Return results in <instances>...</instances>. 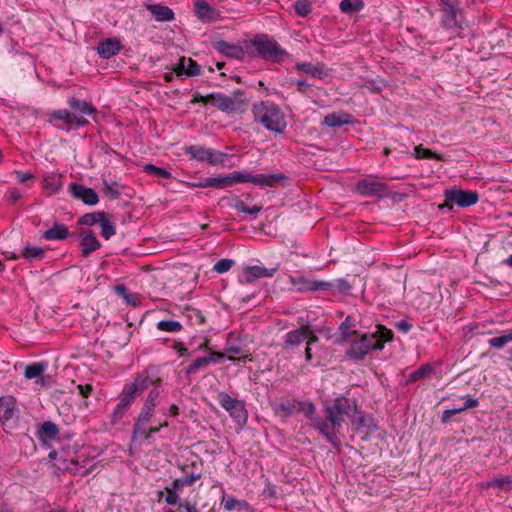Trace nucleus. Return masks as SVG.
<instances>
[{"label": "nucleus", "mask_w": 512, "mask_h": 512, "mask_svg": "<svg viewBox=\"0 0 512 512\" xmlns=\"http://www.w3.org/2000/svg\"><path fill=\"white\" fill-rule=\"evenodd\" d=\"M325 418L319 422L320 434L334 447L340 445V431L345 417L349 420L359 413V405L354 398L339 396L324 405Z\"/></svg>", "instance_id": "f257e3e1"}, {"label": "nucleus", "mask_w": 512, "mask_h": 512, "mask_svg": "<svg viewBox=\"0 0 512 512\" xmlns=\"http://www.w3.org/2000/svg\"><path fill=\"white\" fill-rule=\"evenodd\" d=\"M350 346L346 350V355L349 359L359 361L371 350H382L386 342L393 339V332L382 325H377L376 331L373 333H365L359 335L357 331H352L348 335Z\"/></svg>", "instance_id": "f03ea898"}, {"label": "nucleus", "mask_w": 512, "mask_h": 512, "mask_svg": "<svg viewBox=\"0 0 512 512\" xmlns=\"http://www.w3.org/2000/svg\"><path fill=\"white\" fill-rule=\"evenodd\" d=\"M252 114L254 121L267 130L278 134L285 132L287 127L285 114L274 102L266 100L254 103Z\"/></svg>", "instance_id": "7ed1b4c3"}, {"label": "nucleus", "mask_w": 512, "mask_h": 512, "mask_svg": "<svg viewBox=\"0 0 512 512\" xmlns=\"http://www.w3.org/2000/svg\"><path fill=\"white\" fill-rule=\"evenodd\" d=\"M252 47L261 59L271 63L279 64L288 56V52L266 34L256 36L252 40Z\"/></svg>", "instance_id": "20e7f679"}, {"label": "nucleus", "mask_w": 512, "mask_h": 512, "mask_svg": "<svg viewBox=\"0 0 512 512\" xmlns=\"http://www.w3.org/2000/svg\"><path fill=\"white\" fill-rule=\"evenodd\" d=\"M160 382V378H152L149 376V372L146 371L144 374L137 376L132 383L124 385L118 403L130 409L136 399L137 393L144 391L150 385H158Z\"/></svg>", "instance_id": "39448f33"}, {"label": "nucleus", "mask_w": 512, "mask_h": 512, "mask_svg": "<svg viewBox=\"0 0 512 512\" xmlns=\"http://www.w3.org/2000/svg\"><path fill=\"white\" fill-rule=\"evenodd\" d=\"M217 401L237 424V431L242 430L248 421V411L245 408V402L231 397L226 392H219L217 394Z\"/></svg>", "instance_id": "423d86ee"}, {"label": "nucleus", "mask_w": 512, "mask_h": 512, "mask_svg": "<svg viewBox=\"0 0 512 512\" xmlns=\"http://www.w3.org/2000/svg\"><path fill=\"white\" fill-rule=\"evenodd\" d=\"M441 25L447 30L463 29L464 19L462 10L455 0H439Z\"/></svg>", "instance_id": "0eeeda50"}, {"label": "nucleus", "mask_w": 512, "mask_h": 512, "mask_svg": "<svg viewBox=\"0 0 512 512\" xmlns=\"http://www.w3.org/2000/svg\"><path fill=\"white\" fill-rule=\"evenodd\" d=\"M49 122L56 128L69 131L86 126L89 121L68 109H58L49 114Z\"/></svg>", "instance_id": "6e6552de"}, {"label": "nucleus", "mask_w": 512, "mask_h": 512, "mask_svg": "<svg viewBox=\"0 0 512 512\" xmlns=\"http://www.w3.org/2000/svg\"><path fill=\"white\" fill-rule=\"evenodd\" d=\"M355 189L363 197L381 198L387 194V185L375 175H367L360 179L356 183Z\"/></svg>", "instance_id": "1a4fd4ad"}, {"label": "nucleus", "mask_w": 512, "mask_h": 512, "mask_svg": "<svg viewBox=\"0 0 512 512\" xmlns=\"http://www.w3.org/2000/svg\"><path fill=\"white\" fill-rule=\"evenodd\" d=\"M212 106L225 113L244 112L247 107L245 100L236 96H228L223 93H210Z\"/></svg>", "instance_id": "9d476101"}, {"label": "nucleus", "mask_w": 512, "mask_h": 512, "mask_svg": "<svg viewBox=\"0 0 512 512\" xmlns=\"http://www.w3.org/2000/svg\"><path fill=\"white\" fill-rule=\"evenodd\" d=\"M445 199L447 203L456 204L459 207H470L478 202L479 195L476 191L453 188L445 191Z\"/></svg>", "instance_id": "9b49d317"}, {"label": "nucleus", "mask_w": 512, "mask_h": 512, "mask_svg": "<svg viewBox=\"0 0 512 512\" xmlns=\"http://www.w3.org/2000/svg\"><path fill=\"white\" fill-rule=\"evenodd\" d=\"M187 154L198 161H206L212 165L223 163L226 158L224 153L200 145H192L188 147Z\"/></svg>", "instance_id": "f8f14e48"}, {"label": "nucleus", "mask_w": 512, "mask_h": 512, "mask_svg": "<svg viewBox=\"0 0 512 512\" xmlns=\"http://www.w3.org/2000/svg\"><path fill=\"white\" fill-rule=\"evenodd\" d=\"M96 462L93 459L81 458L78 456L76 459L69 461L63 460L59 466L60 469L66 470L71 474L86 476L95 470Z\"/></svg>", "instance_id": "ddd939ff"}, {"label": "nucleus", "mask_w": 512, "mask_h": 512, "mask_svg": "<svg viewBox=\"0 0 512 512\" xmlns=\"http://www.w3.org/2000/svg\"><path fill=\"white\" fill-rule=\"evenodd\" d=\"M278 268H266L263 266H247L243 269L242 274L239 276L238 281L241 284H253L260 278H270L275 275Z\"/></svg>", "instance_id": "4468645a"}, {"label": "nucleus", "mask_w": 512, "mask_h": 512, "mask_svg": "<svg viewBox=\"0 0 512 512\" xmlns=\"http://www.w3.org/2000/svg\"><path fill=\"white\" fill-rule=\"evenodd\" d=\"M16 403L12 396L0 398V422L3 426L12 428L16 424Z\"/></svg>", "instance_id": "2eb2a0df"}, {"label": "nucleus", "mask_w": 512, "mask_h": 512, "mask_svg": "<svg viewBox=\"0 0 512 512\" xmlns=\"http://www.w3.org/2000/svg\"><path fill=\"white\" fill-rule=\"evenodd\" d=\"M290 283L295 287L298 292H307V291H318V290H329L332 286L331 282L328 281H317L310 280L306 277H289Z\"/></svg>", "instance_id": "dca6fc26"}, {"label": "nucleus", "mask_w": 512, "mask_h": 512, "mask_svg": "<svg viewBox=\"0 0 512 512\" xmlns=\"http://www.w3.org/2000/svg\"><path fill=\"white\" fill-rule=\"evenodd\" d=\"M70 194L81 200L83 203L93 206L99 202V197L96 191L78 183H71L68 187Z\"/></svg>", "instance_id": "f3484780"}, {"label": "nucleus", "mask_w": 512, "mask_h": 512, "mask_svg": "<svg viewBox=\"0 0 512 512\" xmlns=\"http://www.w3.org/2000/svg\"><path fill=\"white\" fill-rule=\"evenodd\" d=\"M295 69L320 80H324L330 75L329 69L322 63L299 62L296 63Z\"/></svg>", "instance_id": "a211bd4d"}, {"label": "nucleus", "mask_w": 512, "mask_h": 512, "mask_svg": "<svg viewBox=\"0 0 512 512\" xmlns=\"http://www.w3.org/2000/svg\"><path fill=\"white\" fill-rule=\"evenodd\" d=\"M48 364L45 361L34 362L25 367L24 376L26 379H36V384H44V372L47 370Z\"/></svg>", "instance_id": "6ab92c4d"}, {"label": "nucleus", "mask_w": 512, "mask_h": 512, "mask_svg": "<svg viewBox=\"0 0 512 512\" xmlns=\"http://www.w3.org/2000/svg\"><path fill=\"white\" fill-rule=\"evenodd\" d=\"M121 50V44L116 38H108L101 41L97 46V52L103 59H109Z\"/></svg>", "instance_id": "aec40b11"}, {"label": "nucleus", "mask_w": 512, "mask_h": 512, "mask_svg": "<svg viewBox=\"0 0 512 512\" xmlns=\"http://www.w3.org/2000/svg\"><path fill=\"white\" fill-rule=\"evenodd\" d=\"M174 72L178 76H196L200 73V66L191 58L181 57L174 68Z\"/></svg>", "instance_id": "412c9836"}, {"label": "nucleus", "mask_w": 512, "mask_h": 512, "mask_svg": "<svg viewBox=\"0 0 512 512\" xmlns=\"http://www.w3.org/2000/svg\"><path fill=\"white\" fill-rule=\"evenodd\" d=\"M302 412L305 417L311 421L312 426L320 433L318 421H324V418L316 414V407L312 402L299 401L297 413Z\"/></svg>", "instance_id": "4be33fe9"}, {"label": "nucleus", "mask_w": 512, "mask_h": 512, "mask_svg": "<svg viewBox=\"0 0 512 512\" xmlns=\"http://www.w3.org/2000/svg\"><path fill=\"white\" fill-rule=\"evenodd\" d=\"M309 325H303L295 330L288 332L284 337V344L286 346H299L309 336Z\"/></svg>", "instance_id": "5701e85b"}, {"label": "nucleus", "mask_w": 512, "mask_h": 512, "mask_svg": "<svg viewBox=\"0 0 512 512\" xmlns=\"http://www.w3.org/2000/svg\"><path fill=\"white\" fill-rule=\"evenodd\" d=\"M82 255L84 257L89 256L101 247L100 242L96 238V235L91 230L85 231L81 237Z\"/></svg>", "instance_id": "b1692460"}, {"label": "nucleus", "mask_w": 512, "mask_h": 512, "mask_svg": "<svg viewBox=\"0 0 512 512\" xmlns=\"http://www.w3.org/2000/svg\"><path fill=\"white\" fill-rule=\"evenodd\" d=\"M67 103L71 110L79 116L85 117V115H93L97 112V109L86 100L71 97L68 99Z\"/></svg>", "instance_id": "393cba45"}, {"label": "nucleus", "mask_w": 512, "mask_h": 512, "mask_svg": "<svg viewBox=\"0 0 512 512\" xmlns=\"http://www.w3.org/2000/svg\"><path fill=\"white\" fill-rule=\"evenodd\" d=\"M63 176L58 173H50L43 177L42 188L49 194L53 195L58 193L63 186Z\"/></svg>", "instance_id": "a878e982"}, {"label": "nucleus", "mask_w": 512, "mask_h": 512, "mask_svg": "<svg viewBox=\"0 0 512 512\" xmlns=\"http://www.w3.org/2000/svg\"><path fill=\"white\" fill-rule=\"evenodd\" d=\"M285 179L282 173L264 175V174H251L250 182L261 187H274L276 183Z\"/></svg>", "instance_id": "bb28decb"}, {"label": "nucleus", "mask_w": 512, "mask_h": 512, "mask_svg": "<svg viewBox=\"0 0 512 512\" xmlns=\"http://www.w3.org/2000/svg\"><path fill=\"white\" fill-rule=\"evenodd\" d=\"M298 402L296 400H285L273 405L275 414L287 418L297 414Z\"/></svg>", "instance_id": "cd10ccee"}, {"label": "nucleus", "mask_w": 512, "mask_h": 512, "mask_svg": "<svg viewBox=\"0 0 512 512\" xmlns=\"http://www.w3.org/2000/svg\"><path fill=\"white\" fill-rule=\"evenodd\" d=\"M154 408L151 406L143 405L141 412L134 424L133 437H138L139 434L145 433L144 425L151 419Z\"/></svg>", "instance_id": "c85d7f7f"}, {"label": "nucleus", "mask_w": 512, "mask_h": 512, "mask_svg": "<svg viewBox=\"0 0 512 512\" xmlns=\"http://www.w3.org/2000/svg\"><path fill=\"white\" fill-rule=\"evenodd\" d=\"M194 10L197 17L203 21H213L216 19L215 10L205 0H195Z\"/></svg>", "instance_id": "c756f323"}, {"label": "nucleus", "mask_w": 512, "mask_h": 512, "mask_svg": "<svg viewBox=\"0 0 512 512\" xmlns=\"http://www.w3.org/2000/svg\"><path fill=\"white\" fill-rule=\"evenodd\" d=\"M186 483L191 486L202 476V462H192L191 465H184L182 468Z\"/></svg>", "instance_id": "7c9ffc66"}, {"label": "nucleus", "mask_w": 512, "mask_h": 512, "mask_svg": "<svg viewBox=\"0 0 512 512\" xmlns=\"http://www.w3.org/2000/svg\"><path fill=\"white\" fill-rule=\"evenodd\" d=\"M146 8L159 22H166L174 19V12L168 6L159 4H147Z\"/></svg>", "instance_id": "2f4dec72"}, {"label": "nucleus", "mask_w": 512, "mask_h": 512, "mask_svg": "<svg viewBox=\"0 0 512 512\" xmlns=\"http://www.w3.org/2000/svg\"><path fill=\"white\" fill-rule=\"evenodd\" d=\"M68 228L62 223H56L42 234V238L49 241H60L68 237Z\"/></svg>", "instance_id": "473e14b6"}, {"label": "nucleus", "mask_w": 512, "mask_h": 512, "mask_svg": "<svg viewBox=\"0 0 512 512\" xmlns=\"http://www.w3.org/2000/svg\"><path fill=\"white\" fill-rule=\"evenodd\" d=\"M463 399L465 401L462 406H456L449 410H445L443 412V417H442L443 422L448 421L452 416H454L458 413H461V412L465 411L466 409L477 407L479 404L477 399L472 398L470 396H465V397H463Z\"/></svg>", "instance_id": "72a5a7b5"}, {"label": "nucleus", "mask_w": 512, "mask_h": 512, "mask_svg": "<svg viewBox=\"0 0 512 512\" xmlns=\"http://www.w3.org/2000/svg\"><path fill=\"white\" fill-rule=\"evenodd\" d=\"M216 49L226 55V56H229V57H233V58H236V59H240L244 52L242 50V48H240L239 46L237 45H234V44H230L226 41H219L216 43Z\"/></svg>", "instance_id": "f704fd0d"}, {"label": "nucleus", "mask_w": 512, "mask_h": 512, "mask_svg": "<svg viewBox=\"0 0 512 512\" xmlns=\"http://www.w3.org/2000/svg\"><path fill=\"white\" fill-rule=\"evenodd\" d=\"M211 363H216V359L208 356L198 357L186 368V373L189 375L196 374L200 370L206 369Z\"/></svg>", "instance_id": "c9c22d12"}, {"label": "nucleus", "mask_w": 512, "mask_h": 512, "mask_svg": "<svg viewBox=\"0 0 512 512\" xmlns=\"http://www.w3.org/2000/svg\"><path fill=\"white\" fill-rule=\"evenodd\" d=\"M351 122V116L346 113H331L325 116L324 123L332 128L341 127Z\"/></svg>", "instance_id": "e433bc0d"}, {"label": "nucleus", "mask_w": 512, "mask_h": 512, "mask_svg": "<svg viewBox=\"0 0 512 512\" xmlns=\"http://www.w3.org/2000/svg\"><path fill=\"white\" fill-rule=\"evenodd\" d=\"M225 354L227 359L232 362H245L247 360H252L251 354H243L236 357L235 355L242 354V349L235 345L227 344L225 347Z\"/></svg>", "instance_id": "4c0bfd02"}, {"label": "nucleus", "mask_w": 512, "mask_h": 512, "mask_svg": "<svg viewBox=\"0 0 512 512\" xmlns=\"http://www.w3.org/2000/svg\"><path fill=\"white\" fill-rule=\"evenodd\" d=\"M482 488L495 487L502 490H512V476H501L481 484Z\"/></svg>", "instance_id": "58836bf2"}, {"label": "nucleus", "mask_w": 512, "mask_h": 512, "mask_svg": "<svg viewBox=\"0 0 512 512\" xmlns=\"http://www.w3.org/2000/svg\"><path fill=\"white\" fill-rule=\"evenodd\" d=\"M222 504L226 511H233L235 509H247L249 504L245 500H238L232 496H223L222 497Z\"/></svg>", "instance_id": "ea45409f"}, {"label": "nucleus", "mask_w": 512, "mask_h": 512, "mask_svg": "<svg viewBox=\"0 0 512 512\" xmlns=\"http://www.w3.org/2000/svg\"><path fill=\"white\" fill-rule=\"evenodd\" d=\"M339 7L343 13L352 14L361 11L364 3L362 0H342Z\"/></svg>", "instance_id": "a19ab883"}, {"label": "nucleus", "mask_w": 512, "mask_h": 512, "mask_svg": "<svg viewBox=\"0 0 512 512\" xmlns=\"http://www.w3.org/2000/svg\"><path fill=\"white\" fill-rule=\"evenodd\" d=\"M22 256L28 260H42L45 250L41 247L26 245L23 248Z\"/></svg>", "instance_id": "79ce46f5"}, {"label": "nucleus", "mask_w": 512, "mask_h": 512, "mask_svg": "<svg viewBox=\"0 0 512 512\" xmlns=\"http://www.w3.org/2000/svg\"><path fill=\"white\" fill-rule=\"evenodd\" d=\"M156 328L159 331L176 333L182 330L183 326L176 320H161L157 322Z\"/></svg>", "instance_id": "37998d69"}, {"label": "nucleus", "mask_w": 512, "mask_h": 512, "mask_svg": "<svg viewBox=\"0 0 512 512\" xmlns=\"http://www.w3.org/2000/svg\"><path fill=\"white\" fill-rule=\"evenodd\" d=\"M414 157L416 159H435L438 161L443 160V157L422 145H417L414 148Z\"/></svg>", "instance_id": "c03bdc74"}, {"label": "nucleus", "mask_w": 512, "mask_h": 512, "mask_svg": "<svg viewBox=\"0 0 512 512\" xmlns=\"http://www.w3.org/2000/svg\"><path fill=\"white\" fill-rule=\"evenodd\" d=\"M100 233L103 238L109 240L112 236L115 235L116 229L114 224L106 218V215L103 216L100 223Z\"/></svg>", "instance_id": "a18cd8bd"}, {"label": "nucleus", "mask_w": 512, "mask_h": 512, "mask_svg": "<svg viewBox=\"0 0 512 512\" xmlns=\"http://www.w3.org/2000/svg\"><path fill=\"white\" fill-rule=\"evenodd\" d=\"M128 411L129 409L127 407L117 403V405L115 406V408L113 409L109 416L111 425L116 426L120 424Z\"/></svg>", "instance_id": "49530a36"}, {"label": "nucleus", "mask_w": 512, "mask_h": 512, "mask_svg": "<svg viewBox=\"0 0 512 512\" xmlns=\"http://www.w3.org/2000/svg\"><path fill=\"white\" fill-rule=\"evenodd\" d=\"M104 215L103 212L87 213L79 218L78 223L88 226L99 224Z\"/></svg>", "instance_id": "de8ad7c7"}, {"label": "nucleus", "mask_w": 512, "mask_h": 512, "mask_svg": "<svg viewBox=\"0 0 512 512\" xmlns=\"http://www.w3.org/2000/svg\"><path fill=\"white\" fill-rule=\"evenodd\" d=\"M58 432L59 430L57 425L51 421L44 422L40 428V435L42 438H55Z\"/></svg>", "instance_id": "09e8293b"}, {"label": "nucleus", "mask_w": 512, "mask_h": 512, "mask_svg": "<svg viewBox=\"0 0 512 512\" xmlns=\"http://www.w3.org/2000/svg\"><path fill=\"white\" fill-rule=\"evenodd\" d=\"M143 170L150 175H154L159 178L169 179L171 178V173L165 168L157 167L153 164H146L143 167Z\"/></svg>", "instance_id": "8fccbe9b"}, {"label": "nucleus", "mask_w": 512, "mask_h": 512, "mask_svg": "<svg viewBox=\"0 0 512 512\" xmlns=\"http://www.w3.org/2000/svg\"><path fill=\"white\" fill-rule=\"evenodd\" d=\"M433 367L430 364L422 365L420 368L412 372L409 376L410 382H415L419 379L428 377L432 374Z\"/></svg>", "instance_id": "3c124183"}, {"label": "nucleus", "mask_w": 512, "mask_h": 512, "mask_svg": "<svg viewBox=\"0 0 512 512\" xmlns=\"http://www.w3.org/2000/svg\"><path fill=\"white\" fill-rule=\"evenodd\" d=\"M103 192L105 196L108 197L109 199H117L121 194L119 185L116 182H104Z\"/></svg>", "instance_id": "603ef678"}, {"label": "nucleus", "mask_w": 512, "mask_h": 512, "mask_svg": "<svg viewBox=\"0 0 512 512\" xmlns=\"http://www.w3.org/2000/svg\"><path fill=\"white\" fill-rule=\"evenodd\" d=\"M512 342V333H508L502 336L493 337L488 340V343L491 347L501 349L506 344Z\"/></svg>", "instance_id": "864d4df0"}, {"label": "nucleus", "mask_w": 512, "mask_h": 512, "mask_svg": "<svg viewBox=\"0 0 512 512\" xmlns=\"http://www.w3.org/2000/svg\"><path fill=\"white\" fill-rule=\"evenodd\" d=\"M295 11L301 17H306L312 11V5L309 0H297Z\"/></svg>", "instance_id": "5fc2aeb1"}, {"label": "nucleus", "mask_w": 512, "mask_h": 512, "mask_svg": "<svg viewBox=\"0 0 512 512\" xmlns=\"http://www.w3.org/2000/svg\"><path fill=\"white\" fill-rule=\"evenodd\" d=\"M371 418L367 415H364L361 413V410L359 409L358 414H354L350 421L353 425H356L358 428L360 427H368L370 425Z\"/></svg>", "instance_id": "6e6d98bb"}, {"label": "nucleus", "mask_w": 512, "mask_h": 512, "mask_svg": "<svg viewBox=\"0 0 512 512\" xmlns=\"http://www.w3.org/2000/svg\"><path fill=\"white\" fill-rule=\"evenodd\" d=\"M234 264V261L231 259H221L215 263L213 270L219 274H223L229 271Z\"/></svg>", "instance_id": "4d7b16f0"}, {"label": "nucleus", "mask_w": 512, "mask_h": 512, "mask_svg": "<svg viewBox=\"0 0 512 512\" xmlns=\"http://www.w3.org/2000/svg\"><path fill=\"white\" fill-rule=\"evenodd\" d=\"M161 384V382L157 385L155 384V388H153L147 398L145 399V402L144 404L147 405V406H151L153 408L156 407L157 403H158V398H159V395H160V391L159 389L157 388L159 385Z\"/></svg>", "instance_id": "13d9d810"}, {"label": "nucleus", "mask_w": 512, "mask_h": 512, "mask_svg": "<svg viewBox=\"0 0 512 512\" xmlns=\"http://www.w3.org/2000/svg\"><path fill=\"white\" fill-rule=\"evenodd\" d=\"M354 327V323L352 321V318L348 316L340 325V330L342 331L344 340L349 338V334H351L352 331L350 329Z\"/></svg>", "instance_id": "bf43d9fd"}, {"label": "nucleus", "mask_w": 512, "mask_h": 512, "mask_svg": "<svg viewBox=\"0 0 512 512\" xmlns=\"http://www.w3.org/2000/svg\"><path fill=\"white\" fill-rule=\"evenodd\" d=\"M331 284H332V286L330 287L329 290H331L332 288H335L337 291L342 292V293H347L351 288L349 282L346 281L345 279H337L335 283H331Z\"/></svg>", "instance_id": "052dcab7"}, {"label": "nucleus", "mask_w": 512, "mask_h": 512, "mask_svg": "<svg viewBox=\"0 0 512 512\" xmlns=\"http://www.w3.org/2000/svg\"><path fill=\"white\" fill-rule=\"evenodd\" d=\"M166 496H165V502L169 505H176L179 502V495L178 492L171 490L170 488L166 487Z\"/></svg>", "instance_id": "680f3d73"}, {"label": "nucleus", "mask_w": 512, "mask_h": 512, "mask_svg": "<svg viewBox=\"0 0 512 512\" xmlns=\"http://www.w3.org/2000/svg\"><path fill=\"white\" fill-rule=\"evenodd\" d=\"M363 87L367 88L369 91L373 93H378L382 90V87L384 86L382 81H366L363 85Z\"/></svg>", "instance_id": "e2e57ef3"}, {"label": "nucleus", "mask_w": 512, "mask_h": 512, "mask_svg": "<svg viewBox=\"0 0 512 512\" xmlns=\"http://www.w3.org/2000/svg\"><path fill=\"white\" fill-rule=\"evenodd\" d=\"M234 183H247L250 182L251 173H245L240 171L232 172Z\"/></svg>", "instance_id": "0e129e2a"}, {"label": "nucleus", "mask_w": 512, "mask_h": 512, "mask_svg": "<svg viewBox=\"0 0 512 512\" xmlns=\"http://www.w3.org/2000/svg\"><path fill=\"white\" fill-rule=\"evenodd\" d=\"M186 486H189V485L186 483L185 479L182 476V477L177 478L174 481H172L171 485L168 486V488H170L173 491L179 492V491H182L183 488Z\"/></svg>", "instance_id": "69168bd1"}, {"label": "nucleus", "mask_w": 512, "mask_h": 512, "mask_svg": "<svg viewBox=\"0 0 512 512\" xmlns=\"http://www.w3.org/2000/svg\"><path fill=\"white\" fill-rule=\"evenodd\" d=\"M200 187L220 188V177L205 178L199 185Z\"/></svg>", "instance_id": "338daca9"}, {"label": "nucleus", "mask_w": 512, "mask_h": 512, "mask_svg": "<svg viewBox=\"0 0 512 512\" xmlns=\"http://www.w3.org/2000/svg\"><path fill=\"white\" fill-rule=\"evenodd\" d=\"M172 348L178 353L179 357H186L190 355L188 349L180 341H174Z\"/></svg>", "instance_id": "774afa93"}]
</instances>
